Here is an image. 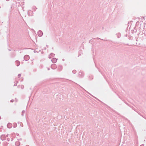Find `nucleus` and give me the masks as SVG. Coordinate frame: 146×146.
<instances>
[{
  "label": "nucleus",
  "mask_w": 146,
  "mask_h": 146,
  "mask_svg": "<svg viewBox=\"0 0 146 146\" xmlns=\"http://www.w3.org/2000/svg\"><path fill=\"white\" fill-rule=\"evenodd\" d=\"M39 32L40 33V34H41V35L42 34V32L40 31Z\"/></svg>",
  "instance_id": "1"
},
{
  "label": "nucleus",
  "mask_w": 146,
  "mask_h": 146,
  "mask_svg": "<svg viewBox=\"0 0 146 146\" xmlns=\"http://www.w3.org/2000/svg\"><path fill=\"white\" fill-rule=\"evenodd\" d=\"M28 57V56H25V57Z\"/></svg>",
  "instance_id": "2"
}]
</instances>
